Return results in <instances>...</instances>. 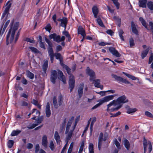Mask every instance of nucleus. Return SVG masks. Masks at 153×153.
<instances>
[{
    "mask_svg": "<svg viewBox=\"0 0 153 153\" xmlns=\"http://www.w3.org/2000/svg\"><path fill=\"white\" fill-rule=\"evenodd\" d=\"M92 10L95 18H97L99 12L97 7L96 6H94L92 8Z\"/></svg>",
    "mask_w": 153,
    "mask_h": 153,
    "instance_id": "21",
    "label": "nucleus"
},
{
    "mask_svg": "<svg viewBox=\"0 0 153 153\" xmlns=\"http://www.w3.org/2000/svg\"><path fill=\"white\" fill-rule=\"evenodd\" d=\"M117 94H115L113 95H108L104 97L101 99L99 100L98 102H99V103L94 106L91 108L92 110H94L97 108L99 106L102 105L103 103L107 102L109 101L113 100L114 99V97L115 96H117Z\"/></svg>",
    "mask_w": 153,
    "mask_h": 153,
    "instance_id": "6",
    "label": "nucleus"
},
{
    "mask_svg": "<svg viewBox=\"0 0 153 153\" xmlns=\"http://www.w3.org/2000/svg\"><path fill=\"white\" fill-rule=\"evenodd\" d=\"M129 45L130 47H132L134 45V40L132 38L129 39Z\"/></svg>",
    "mask_w": 153,
    "mask_h": 153,
    "instance_id": "44",
    "label": "nucleus"
},
{
    "mask_svg": "<svg viewBox=\"0 0 153 153\" xmlns=\"http://www.w3.org/2000/svg\"><path fill=\"white\" fill-rule=\"evenodd\" d=\"M54 56H55L56 59H58L59 60H61V55L59 53H55L54 54Z\"/></svg>",
    "mask_w": 153,
    "mask_h": 153,
    "instance_id": "51",
    "label": "nucleus"
},
{
    "mask_svg": "<svg viewBox=\"0 0 153 153\" xmlns=\"http://www.w3.org/2000/svg\"><path fill=\"white\" fill-rule=\"evenodd\" d=\"M29 48L32 52L35 53H37L39 52V51L36 48L33 47H29Z\"/></svg>",
    "mask_w": 153,
    "mask_h": 153,
    "instance_id": "49",
    "label": "nucleus"
},
{
    "mask_svg": "<svg viewBox=\"0 0 153 153\" xmlns=\"http://www.w3.org/2000/svg\"><path fill=\"white\" fill-rule=\"evenodd\" d=\"M124 32L122 30H120L119 31V36L121 39V40L123 41L124 40L123 36V33Z\"/></svg>",
    "mask_w": 153,
    "mask_h": 153,
    "instance_id": "42",
    "label": "nucleus"
},
{
    "mask_svg": "<svg viewBox=\"0 0 153 153\" xmlns=\"http://www.w3.org/2000/svg\"><path fill=\"white\" fill-rule=\"evenodd\" d=\"M147 0H139V6L143 8H146Z\"/></svg>",
    "mask_w": 153,
    "mask_h": 153,
    "instance_id": "17",
    "label": "nucleus"
},
{
    "mask_svg": "<svg viewBox=\"0 0 153 153\" xmlns=\"http://www.w3.org/2000/svg\"><path fill=\"white\" fill-rule=\"evenodd\" d=\"M39 46L40 47L43 48L44 49H45V45L44 44V43L42 42V41L39 42Z\"/></svg>",
    "mask_w": 153,
    "mask_h": 153,
    "instance_id": "59",
    "label": "nucleus"
},
{
    "mask_svg": "<svg viewBox=\"0 0 153 153\" xmlns=\"http://www.w3.org/2000/svg\"><path fill=\"white\" fill-rule=\"evenodd\" d=\"M27 75L28 77L32 79L34 78V74L29 71L27 72Z\"/></svg>",
    "mask_w": 153,
    "mask_h": 153,
    "instance_id": "33",
    "label": "nucleus"
},
{
    "mask_svg": "<svg viewBox=\"0 0 153 153\" xmlns=\"http://www.w3.org/2000/svg\"><path fill=\"white\" fill-rule=\"evenodd\" d=\"M115 91L113 90H110L105 91H101L99 92L98 93V94H100L102 96H103L105 95V93L109 92V94H113L115 92Z\"/></svg>",
    "mask_w": 153,
    "mask_h": 153,
    "instance_id": "23",
    "label": "nucleus"
},
{
    "mask_svg": "<svg viewBox=\"0 0 153 153\" xmlns=\"http://www.w3.org/2000/svg\"><path fill=\"white\" fill-rule=\"evenodd\" d=\"M137 111V109L136 108H129L127 110V113L129 114H132Z\"/></svg>",
    "mask_w": 153,
    "mask_h": 153,
    "instance_id": "34",
    "label": "nucleus"
},
{
    "mask_svg": "<svg viewBox=\"0 0 153 153\" xmlns=\"http://www.w3.org/2000/svg\"><path fill=\"white\" fill-rule=\"evenodd\" d=\"M57 76H58V78L59 79L62 81L64 84L66 83L65 79L62 72L60 71H59L57 73L55 70H52L51 71V81L54 84L55 83V80Z\"/></svg>",
    "mask_w": 153,
    "mask_h": 153,
    "instance_id": "4",
    "label": "nucleus"
},
{
    "mask_svg": "<svg viewBox=\"0 0 153 153\" xmlns=\"http://www.w3.org/2000/svg\"><path fill=\"white\" fill-rule=\"evenodd\" d=\"M112 77L114 79L120 82L126 84H130V82H128L126 79H124L120 76H118L115 74H112Z\"/></svg>",
    "mask_w": 153,
    "mask_h": 153,
    "instance_id": "10",
    "label": "nucleus"
},
{
    "mask_svg": "<svg viewBox=\"0 0 153 153\" xmlns=\"http://www.w3.org/2000/svg\"><path fill=\"white\" fill-rule=\"evenodd\" d=\"M122 73L123 74H125L126 76L127 77L131 79L132 80L138 79V78L129 74H127L124 72H123Z\"/></svg>",
    "mask_w": 153,
    "mask_h": 153,
    "instance_id": "26",
    "label": "nucleus"
},
{
    "mask_svg": "<svg viewBox=\"0 0 153 153\" xmlns=\"http://www.w3.org/2000/svg\"><path fill=\"white\" fill-rule=\"evenodd\" d=\"M19 22H16L14 26L11 27L7 35V45H8L10 43L13 42L15 31L18 29L19 26Z\"/></svg>",
    "mask_w": 153,
    "mask_h": 153,
    "instance_id": "5",
    "label": "nucleus"
},
{
    "mask_svg": "<svg viewBox=\"0 0 153 153\" xmlns=\"http://www.w3.org/2000/svg\"><path fill=\"white\" fill-rule=\"evenodd\" d=\"M145 114L147 116L151 118H153V115L149 112L148 111H146L145 113Z\"/></svg>",
    "mask_w": 153,
    "mask_h": 153,
    "instance_id": "50",
    "label": "nucleus"
},
{
    "mask_svg": "<svg viewBox=\"0 0 153 153\" xmlns=\"http://www.w3.org/2000/svg\"><path fill=\"white\" fill-rule=\"evenodd\" d=\"M121 114V112L120 111H118L116 113V114H112V115L111 116V117H116L117 116L120 115Z\"/></svg>",
    "mask_w": 153,
    "mask_h": 153,
    "instance_id": "58",
    "label": "nucleus"
},
{
    "mask_svg": "<svg viewBox=\"0 0 153 153\" xmlns=\"http://www.w3.org/2000/svg\"><path fill=\"white\" fill-rule=\"evenodd\" d=\"M83 86L84 84L83 83H81L80 84L79 87L78 89V94L79 98H81L83 92L82 90Z\"/></svg>",
    "mask_w": 153,
    "mask_h": 153,
    "instance_id": "22",
    "label": "nucleus"
},
{
    "mask_svg": "<svg viewBox=\"0 0 153 153\" xmlns=\"http://www.w3.org/2000/svg\"><path fill=\"white\" fill-rule=\"evenodd\" d=\"M65 30H64V31L62 32L63 34L66 36L67 37L69 38V35L68 32L67 31H65Z\"/></svg>",
    "mask_w": 153,
    "mask_h": 153,
    "instance_id": "61",
    "label": "nucleus"
},
{
    "mask_svg": "<svg viewBox=\"0 0 153 153\" xmlns=\"http://www.w3.org/2000/svg\"><path fill=\"white\" fill-rule=\"evenodd\" d=\"M10 22V20H7L4 25L3 28L2 29V27L1 28V29L0 30V37H1L3 34L4 33L6 29V28L9 24Z\"/></svg>",
    "mask_w": 153,
    "mask_h": 153,
    "instance_id": "16",
    "label": "nucleus"
},
{
    "mask_svg": "<svg viewBox=\"0 0 153 153\" xmlns=\"http://www.w3.org/2000/svg\"><path fill=\"white\" fill-rule=\"evenodd\" d=\"M77 124V122L76 121L73 127H72V128L70 130L69 132L68 133L67 136L66 137V141L67 143L68 142V140H70L71 138V136L72 135L74 129L76 126Z\"/></svg>",
    "mask_w": 153,
    "mask_h": 153,
    "instance_id": "13",
    "label": "nucleus"
},
{
    "mask_svg": "<svg viewBox=\"0 0 153 153\" xmlns=\"http://www.w3.org/2000/svg\"><path fill=\"white\" fill-rule=\"evenodd\" d=\"M149 51V48H147L142 52L141 57L142 59H144V58L146 56L148 53V52Z\"/></svg>",
    "mask_w": 153,
    "mask_h": 153,
    "instance_id": "32",
    "label": "nucleus"
},
{
    "mask_svg": "<svg viewBox=\"0 0 153 153\" xmlns=\"http://www.w3.org/2000/svg\"><path fill=\"white\" fill-rule=\"evenodd\" d=\"M86 71V74L90 76V80L93 81V83L95 86L100 88L101 89H102L103 86L100 85V80L99 79H94L95 78V74L93 71L91 70L88 67H87Z\"/></svg>",
    "mask_w": 153,
    "mask_h": 153,
    "instance_id": "2",
    "label": "nucleus"
},
{
    "mask_svg": "<svg viewBox=\"0 0 153 153\" xmlns=\"http://www.w3.org/2000/svg\"><path fill=\"white\" fill-rule=\"evenodd\" d=\"M54 137L56 140L57 144H59L60 142V136L59 135L58 132L56 131L55 132Z\"/></svg>",
    "mask_w": 153,
    "mask_h": 153,
    "instance_id": "24",
    "label": "nucleus"
},
{
    "mask_svg": "<svg viewBox=\"0 0 153 153\" xmlns=\"http://www.w3.org/2000/svg\"><path fill=\"white\" fill-rule=\"evenodd\" d=\"M38 125V124H36V123L35 124H32L30 126H28L27 127L28 129H32L35 128L36 126Z\"/></svg>",
    "mask_w": 153,
    "mask_h": 153,
    "instance_id": "57",
    "label": "nucleus"
},
{
    "mask_svg": "<svg viewBox=\"0 0 153 153\" xmlns=\"http://www.w3.org/2000/svg\"><path fill=\"white\" fill-rule=\"evenodd\" d=\"M116 7L117 9H118L120 7V4L118 2V0H111Z\"/></svg>",
    "mask_w": 153,
    "mask_h": 153,
    "instance_id": "37",
    "label": "nucleus"
},
{
    "mask_svg": "<svg viewBox=\"0 0 153 153\" xmlns=\"http://www.w3.org/2000/svg\"><path fill=\"white\" fill-rule=\"evenodd\" d=\"M109 50L111 53L116 57H118L121 56V54L114 48L109 47Z\"/></svg>",
    "mask_w": 153,
    "mask_h": 153,
    "instance_id": "12",
    "label": "nucleus"
},
{
    "mask_svg": "<svg viewBox=\"0 0 153 153\" xmlns=\"http://www.w3.org/2000/svg\"><path fill=\"white\" fill-rule=\"evenodd\" d=\"M57 21L60 22L59 24V26L64 27L65 30L68 21L66 17H62V18L58 19Z\"/></svg>",
    "mask_w": 153,
    "mask_h": 153,
    "instance_id": "9",
    "label": "nucleus"
},
{
    "mask_svg": "<svg viewBox=\"0 0 153 153\" xmlns=\"http://www.w3.org/2000/svg\"><path fill=\"white\" fill-rule=\"evenodd\" d=\"M122 73L123 74H125L126 76L127 77L131 79L132 80L138 79V78L129 74H127L124 72H123Z\"/></svg>",
    "mask_w": 153,
    "mask_h": 153,
    "instance_id": "27",
    "label": "nucleus"
},
{
    "mask_svg": "<svg viewBox=\"0 0 153 153\" xmlns=\"http://www.w3.org/2000/svg\"><path fill=\"white\" fill-rule=\"evenodd\" d=\"M21 131L18 129H17L16 130H13L11 134V135L12 136H16L18 135L20 133H21Z\"/></svg>",
    "mask_w": 153,
    "mask_h": 153,
    "instance_id": "30",
    "label": "nucleus"
},
{
    "mask_svg": "<svg viewBox=\"0 0 153 153\" xmlns=\"http://www.w3.org/2000/svg\"><path fill=\"white\" fill-rule=\"evenodd\" d=\"M39 144H36V145L35 147V153H37L38 151H39Z\"/></svg>",
    "mask_w": 153,
    "mask_h": 153,
    "instance_id": "60",
    "label": "nucleus"
},
{
    "mask_svg": "<svg viewBox=\"0 0 153 153\" xmlns=\"http://www.w3.org/2000/svg\"><path fill=\"white\" fill-rule=\"evenodd\" d=\"M148 7L150 10H153V2L152 1H149L147 3Z\"/></svg>",
    "mask_w": 153,
    "mask_h": 153,
    "instance_id": "41",
    "label": "nucleus"
},
{
    "mask_svg": "<svg viewBox=\"0 0 153 153\" xmlns=\"http://www.w3.org/2000/svg\"><path fill=\"white\" fill-rule=\"evenodd\" d=\"M63 67L66 70L68 74L69 75H70L69 76V83L70 89V92H71L74 87L75 81L74 76L72 75H71V72H73L75 70L76 65L75 64H74L71 69L66 65H64Z\"/></svg>",
    "mask_w": 153,
    "mask_h": 153,
    "instance_id": "3",
    "label": "nucleus"
},
{
    "mask_svg": "<svg viewBox=\"0 0 153 153\" xmlns=\"http://www.w3.org/2000/svg\"><path fill=\"white\" fill-rule=\"evenodd\" d=\"M114 144L118 148V149H120V145L119 143L117 140V139H115L114 141Z\"/></svg>",
    "mask_w": 153,
    "mask_h": 153,
    "instance_id": "40",
    "label": "nucleus"
},
{
    "mask_svg": "<svg viewBox=\"0 0 153 153\" xmlns=\"http://www.w3.org/2000/svg\"><path fill=\"white\" fill-rule=\"evenodd\" d=\"M103 134L102 133H101L100 134V136L98 138V146L99 150H100L102 147V144L103 143Z\"/></svg>",
    "mask_w": 153,
    "mask_h": 153,
    "instance_id": "14",
    "label": "nucleus"
},
{
    "mask_svg": "<svg viewBox=\"0 0 153 153\" xmlns=\"http://www.w3.org/2000/svg\"><path fill=\"white\" fill-rule=\"evenodd\" d=\"M48 140L46 136L44 135L42 138V144L45 148L48 147Z\"/></svg>",
    "mask_w": 153,
    "mask_h": 153,
    "instance_id": "18",
    "label": "nucleus"
},
{
    "mask_svg": "<svg viewBox=\"0 0 153 153\" xmlns=\"http://www.w3.org/2000/svg\"><path fill=\"white\" fill-rule=\"evenodd\" d=\"M128 100L124 95L119 97L116 100H114L107 105V111L108 112H112L117 111L121 108L122 103L127 102Z\"/></svg>",
    "mask_w": 153,
    "mask_h": 153,
    "instance_id": "1",
    "label": "nucleus"
},
{
    "mask_svg": "<svg viewBox=\"0 0 153 153\" xmlns=\"http://www.w3.org/2000/svg\"><path fill=\"white\" fill-rule=\"evenodd\" d=\"M48 61H45L43 65V71L45 74L46 73V70L48 68Z\"/></svg>",
    "mask_w": 153,
    "mask_h": 153,
    "instance_id": "29",
    "label": "nucleus"
},
{
    "mask_svg": "<svg viewBox=\"0 0 153 153\" xmlns=\"http://www.w3.org/2000/svg\"><path fill=\"white\" fill-rule=\"evenodd\" d=\"M62 102V97L61 95H60L58 97V102H57L56 98L55 97L53 98V102L54 106L55 108H57L60 106Z\"/></svg>",
    "mask_w": 153,
    "mask_h": 153,
    "instance_id": "8",
    "label": "nucleus"
},
{
    "mask_svg": "<svg viewBox=\"0 0 153 153\" xmlns=\"http://www.w3.org/2000/svg\"><path fill=\"white\" fill-rule=\"evenodd\" d=\"M43 120V117H39L37 119L35 123L36 124H38V125L41 123Z\"/></svg>",
    "mask_w": 153,
    "mask_h": 153,
    "instance_id": "43",
    "label": "nucleus"
},
{
    "mask_svg": "<svg viewBox=\"0 0 153 153\" xmlns=\"http://www.w3.org/2000/svg\"><path fill=\"white\" fill-rule=\"evenodd\" d=\"M123 142L124 144L125 147L127 150H128L130 147V143L127 140L125 139L124 140Z\"/></svg>",
    "mask_w": 153,
    "mask_h": 153,
    "instance_id": "31",
    "label": "nucleus"
},
{
    "mask_svg": "<svg viewBox=\"0 0 153 153\" xmlns=\"http://www.w3.org/2000/svg\"><path fill=\"white\" fill-rule=\"evenodd\" d=\"M26 41L28 42H29L31 43H34V42L33 39H30L29 38H27L26 39Z\"/></svg>",
    "mask_w": 153,
    "mask_h": 153,
    "instance_id": "62",
    "label": "nucleus"
},
{
    "mask_svg": "<svg viewBox=\"0 0 153 153\" xmlns=\"http://www.w3.org/2000/svg\"><path fill=\"white\" fill-rule=\"evenodd\" d=\"M97 118L95 117H94L92 118V120L91 121V125H90V133L91 134L93 131V126L94 123L96 121Z\"/></svg>",
    "mask_w": 153,
    "mask_h": 153,
    "instance_id": "28",
    "label": "nucleus"
},
{
    "mask_svg": "<svg viewBox=\"0 0 153 153\" xmlns=\"http://www.w3.org/2000/svg\"><path fill=\"white\" fill-rule=\"evenodd\" d=\"M97 21L98 25L101 27H103L104 25L101 19L100 18H98L97 19Z\"/></svg>",
    "mask_w": 153,
    "mask_h": 153,
    "instance_id": "36",
    "label": "nucleus"
},
{
    "mask_svg": "<svg viewBox=\"0 0 153 153\" xmlns=\"http://www.w3.org/2000/svg\"><path fill=\"white\" fill-rule=\"evenodd\" d=\"M78 33L79 34H81L83 37L85 36V30L81 26H79L78 30Z\"/></svg>",
    "mask_w": 153,
    "mask_h": 153,
    "instance_id": "20",
    "label": "nucleus"
},
{
    "mask_svg": "<svg viewBox=\"0 0 153 153\" xmlns=\"http://www.w3.org/2000/svg\"><path fill=\"white\" fill-rule=\"evenodd\" d=\"M93 147L94 145L92 143H91L89 144V153H94Z\"/></svg>",
    "mask_w": 153,
    "mask_h": 153,
    "instance_id": "35",
    "label": "nucleus"
},
{
    "mask_svg": "<svg viewBox=\"0 0 153 153\" xmlns=\"http://www.w3.org/2000/svg\"><path fill=\"white\" fill-rule=\"evenodd\" d=\"M33 147V145L32 144L29 143L27 144V148L28 149H32Z\"/></svg>",
    "mask_w": 153,
    "mask_h": 153,
    "instance_id": "64",
    "label": "nucleus"
},
{
    "mask_svg": "<svg viewBox=\"0 0 153 153\" xmlns=\"http://www.w3.org/2000/svg\"><path fill=\"white\" fill-rule=\"evenodd\" d=\"M74 119V117H72L69 120L66 128V131L65 132V134H67L69 131L70 128L71 127V123L72 121H73Z\"/></svg>",
    "mask_w": 153,
    "mask_h": 153,
    "instance_id": "15",
    "label": "nucleus"
},
{
    "mask_svg": "<svg viewBox=\"0 0 153 153\" xmlns=\"http://www.w3.org/2000/svg\"><path fill=\"white\" fill-rule=\"evenodd\" d=\"M49 38L53 39L54 41L58 43L64 41L65 39V37L64 36H62L61 38L60 36L57 35L55 33L51 34L49 36Z\"/></svg>",
    "mask_w": 153,
    "mask_h": 153,
    "instance_id": "7",
    "label": "nucleus"
},
{
    "mask_svg": "<svg viewBox=\"0 0 153 153\" xmlns=\"http://www.w3.org/2000/svg\"><path fill=\"white\" fill-rule=\"evenodd\" d=\"M106 33L108 34L112 35L114 33L113 31L111 30H108L106 31Z\"/></svg>",
    "mask_w": 153,
    "mask_h": 153,
    "instance_id": "63",
    "label": "nucleus"
},
{
    "mask_svg": "<svg viewBox=\"0 0 153 153\" xmlns=\"http://www.w3.org/2000/svg\"><path fill=\"white\" fill-rule=\"evenodd\" d=\"M51 26L49 24H48L46 27H45V29L46 30L48 31H49V32H50V30L51 29Z\"/></svg>",
    "mask_w": 153,
    "mask_h": 153,
    "instance_id": "56",
    "label": "nucleus"
},
{
    "mask_svg": "<svg viewBox=\"0 0 153 153\" xmlns=\"http://www.w3.org/2000/svg\"><path fill=\"white\" fill-rule=\"evenodd\" d=\"M49 147L52 150H53L54 149V145L52 141H51L50 142Z\"/></svg>",
    "mask_w": 153,
    "mask_h": 153,
    "instance_id": "52",
    "label": "nucleus"
},
{
    "mask_svg": "<svg viewBox=\"0 0 153 153\" xmlns=\"http://www.w3.org/2000/svg\"><path fill=\"white\" fill-rule=\"evenodd\" d=\"M139 20L143 25L146 28H147V26L144 20L142 17H140L139 18Z\"/></svg>",
    "mask_w": 153,
    "mask_h": 153,
    "instance_id": "39",
    "label": "nucleus"
},
{
    "mask_svg": "<svg viewBox=\"0 0 153 153\" xmlns=\"http://www.w3.org/2000/svg\"><path fill=\"white\" fill-rule=\"evenodd\" d=\"M143 144L144 150V153H146L148 145L149 146V153H150L152 149V146L151 142H149L147 143L146 140H144Z\"/></svg>",
    "mask_w": 153,
    "mask_h": 153,
    "instance_id": "11",
    "label": "nucleus"
},
{
    "mask_svg": "<svg viewBox=\"0 0 153 153\" xmlns=\"http://www.w3.org/2000/svg\"><path fill=\"white\" fill-rule=\"evenodd\" d=\"M48 53L50 56H54L52 48H51L50 49H48Z\"/></svg>",
    "mask_w": 153,
    "mask_h": 153,
    "instance_id": "46",
    "label": "nucleus"
},
{
    "mask_svg": "<svg viewBox=\"0 0 153 153\" xmlns=\"http://www.w3.org/2000/svg\"><path fill=\"white\" fill-rule=\"evenodd\" d=\"M52 19L54 22L56 23V25H57L58 23L56 20V14L53 15L52 17Z\"/></svg>",
    "mask_w": 153,
    "mask_h": 153,
    "instance_id": "54",
    "label": "nucleus"
},
{
    "mask_svg": "<svg viewBox=\"0 0 153 153\" xmlns=\"http://www.w3.org/2000/svg\"><path fill=\"white\" fill-rule=\"evenodd\" d=\"M14 141L13 140H9L7 142V146L9 148H11L13 146Z\"/></svg>",
    "mask_w": 153,
    "mask_h": 153,
    "instance_id": "38",
    "label": "nucleus"
},
{
    "mask_svg": "<svg viewBox=\"0 0 153 153\" xmlns=\"http://www.w3.org/2000/svg\"><path fill=\"white\" fill-rule=\"evenodd\" d=\"M132 30L133 32L136 34H137L138 32L136 28V26L133 22H131Z\"/></svg>",
    "mask_w": 153,
    "mask_h": 153,
    "instance_id": "25",
    "label": "nucleus"
},
{
    "mask_svg": "<svg viewBox=\"0 0 153 153\" xmlns=\"http://www.w3.org/2000/svg\"><path fill=\"white\" fill-rule=\"evenodd\" d=\"M46 116L48 117H49L51 114L50 103L49 102H48L47 104L46 108Z\"/></svg>",
    "mask_w": 153,
    "mask_h": 153,
    "instance_id": "19",
    "label": "nucleus"
},
{
    "mask_svg": "<svg viewBox=\"0 0 153 153\" xmlns=\"http://www.w3.org/2000/svg\"><path fill=\"white\" fill-rule=\"evenodd\" d=\"M9 10L5 8L3 13L2 15L1 18L2 19L4 18L6 15H7L9 13Z\"/></svg>",
    "mask_w": 153,
    "mask_h": 153,
    "instance_id": "47",
    "label": "nucleus"
},
{
    "mask_svg": "<svg viewBox=\"0 0 153 153\" xmlns=\"http://www.w3.org/2000/svg\"><path fill=\"white\" fill-rule=\"evenodd\" d=\"M113 18L114 19L117 21L118 22V25L119 26H120L121 22L120 19L116 16H114Z\"/></svg>",
    "mask_w": 153,
    "mask_h": 153,
    "instance_id": "53",
    "label": "nucleus"
},
{
    "mask_svg": "<svg viewBox=\"0 0 153 153\" xmlns=\"http://www.w3.org/2000/svg\"><path fill=\"white\" fill-rule=\"evenodd\" d=\"M11 5V3L10 2V1H8L6 4V9L9 10L10 8Z\"/></svg>",
    "mask_w": 153,
    "mask_h": 153,
    "instance_id": "55",
    "label": "nucleus"
},
{
    "mask_svg": "<svg viewBox=\"0 0 153 153\" xmlns=\"http://www.w3.org/2000/svg\"><path fill=\"white\" fill-rule=\"evenodd\" d=\"M66 119H65L62 124V125L60 128V129L61 130V131H63V130L64 129L65 127V123H66Z\"/></svg>",
    "mask_w": 153,
    "mask_h": 153,
    "instance_id": "45",
    "label": "nucleus"
},
{
    "mask_svg": "<svg viewBox=\"0 0 153 153\" xmlns=\"http://www.w3.org/2000/svg\"><path fill=\"white\" fill-rule=\"evenodd\" d=\"M9 10L5 8L3 13L2 15L1 18L2 19L4 18L6 15H7L9 13Z\"/></svg>",
    "mask_w": 153,
    "mask_h": 153,
    "instance_id": "48",
    "label": "nucleus"
}]
</instances>
